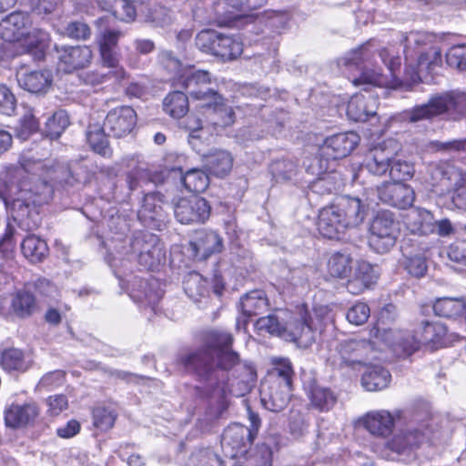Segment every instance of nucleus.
<instances>
[{"label":"nucleus","mask_w":466,"mask_h":466,"mask_svg":"<svg viewBox=\"0 0 466 466\" xmlns=\"http://www.w3.org/2000/svg\"><path fill=\"white\" fill-rule=\"evenodd\" d=\"M308 397L312 408L319 411L330 410L338 400V395L332 389L319 384L310 386Z\"/></svg>","instance_id":"35"},{"label":"nucleus","mask_w":466,"mask_h":466,"mask_svg":"<svg viewBox=\"0 0 466 466\" xmlns=\"http://www.w3.org/2000/svg\"><path fill=\"white\" fill-rule=\"evenodd\" d=\"M36 308L35 299L28 291H18L12 299V309L17 316H30L35 312Z\"/></svg>","instance_id":"51"},{"label":"nucleus","mask_w":466,"mask_h":466,"mask_svg":"<svg viewBox=\"0 0 466 466\" xmlns=\"http://www.w3.org/2000/svg\"><path fill=\"white\" fill-rule=\"evenodd\" d=\"M432 148L436 151L447 154L466 153V139H453L449 141H434L431 143Z\"/></svg>","instance_id":"63"},{"label":"nucleus","mask_w":466,"mask_h":466,"mask_svg":"<svg viewBox=\"0 0 466 466\" xmlns=\"http://www.w3.org/2000/svg\"><path fill=\"white\" fill-rule=\"evenodd\" d=\"M243 52V44L239 36L218 35L214 55L223 60H233Z\"/></svg>","instance_id":"38"},{"label":"nucleus","mask_w":466,"mask_h":466,"mask_svg":"<svg viewBox=\"0 0 466 466\" xmlns=\"http://www.w3.org/2000/svg\"><path fill=\"white\" fill-rule=\"evenodd\" d=\"M58 69L72 73L87 66L93 58V52L87 46H56Z\"/></svg>","instance_id":"16"},{"label":"nucleus","mask_w":466,"mask_h":466,"mask_svg":"<svg viewBox=\"0 0 466 466\" xmlns=\"http://www.w3.org/2000/svg\"><path fill=\"white\" fill-rule=\"evenodd\" d=\"M446 63L460 72L466 71V44L454 45L445 54Z\"/></svg>","instance_id":"57"},{"label":"nucleus","mask_w":466,"mask_h":466,"mask_svg":"<svg viewBox=\"0 0 466 466\" xmlns=\"http://www.w3.org/2000/svg\"><path fill=\"white\" fill-rule=\"evenodd\" d=\"M365 429L372 435L388 438L395 425V415L385 410H374L366 414L363 420Z\"/></svg>","instance_id":"28"},{"label":"nucleus","mask_w":466,"mask_h":466,"mask_svg":"<svg viewBox=\"0 0 466 466\" xmlns=\"http://www.w3.org/2000/svg\"><path fill=\"white\" fill-rule=\"evenodd\" d=\"M377 191L382 202L400 209L411 207L415 199L412 187L400 182L383 183Z\"/></svg>","instance_id":"18"},{"label":"nucleus","mask_w":466,"mask_h":466,"mask_svg":"<svg viewBox=\"0 0 466 466\" xmlns=\"http://www.w3.org/2000/svg\"><path fill=\"white\" fill-rule=\"evenodd\" d=\"M400 43L403 46L405 60L410 64L415 56H419L431 46L441 43V39L434 34L426 31H410L401 35Z\"/></svg>","instance_id":"20"},{"label":"nucleus","mask_w":466,"mask_h":466,"mask_svg":"<svg viewBox=\"0 0 466 466\" xmlns=\"http://www.w3.org/2000/svg\"><path fill=\"white\" fill-rule=\"evenodd\" d=\"M378 109L377 98L370 93L356 94L348 103L347 115L355 122H365L375 116Z\"/></svg>","instance_id":"25"},{"label":"nucleus","mask_w":466,"mask_h":466,"mask_svg":"<svg viewBox=\"0 0 466 466\" xmlns=\"http://www.w3.org/2000/svg\"><path fill=\"white\" fill-rule=\"evenodd\" d=\"M397 225L393 213L378 211L370 226L369 246L377 253L389 252L396 244Z\"/></svg>","instance_id":"7"},{"label":"nucleus","mask_w":466,"mask_h":466,"mask_svg":"<svg viewBox=\"0 0 466 466\" xmlns=\"http://www.w3.org/2000/svg\"><path fill=\"white\" fill-rule=\"evenodd\" d=\"M333 205L322 208L319 215L318 229L327 238H339L347 229L344 221Z\"/></svg>","instance_id":"29"},{"label":"nucleus","mask_w":466,"mask_h":466,"mask_svg":"<svg viewBox=\"0 0 466 466\" xmlns=\"http://www.w3.org/2000/svg\"><path fill=\"white\" fill-rule=\"evenodd\" d=\"M218 35L214 30H202L196 37V46L199 50L214 55Z\"/></svg>","instance_id":"61"},{"label":"nucleus","mask_w":466,"mask_h":466,"mask_svg":"<svg viewBox=\"0 0 466 466\" xmlns=\"http://www.w3.org/2000/svg\"><path fill=\"white\" fill-rule=\"evenodd\" d=\"M368 347L364 340H345L338 348V356H334L332 363L335 367L342 369L362 362L363 353Z\"/></svg>","instance_id":"27"},{"label":"nucleus","mask_w":466,"mask_h":466,"mask_svg":"<svg viewBox=\"0 0 466 466\" xmlns=\"http://www.w3.org/2000/svg\"><path fill=\"white\" fill-rule=\"evenodd\" d=\"M271 456L272 452L268 446H258L248 454L231 457L234 460L232 466H271Z\"/></svg>","instance_id":"39"},{"label":"nucleus","mask_w":466,"mask_h":466,"mask_svg":"<svg viewBox=\"0 0 466 466\" xmlns=\"http://www.w3.org/2000/svg\"><path fill=\"white\" fill-rule=\"evenodd\" d=\"M39 415L35 402L13 403L5 410V422L10 428H22L34 421Z\"/></svg>","instance_id":"24"},{"label":"nucleus","mask_w":466,"mask_h":466,"mask_svg":"<svg viewBox=\"0 0 466 466\" xmlns=\"http://www.w3.org/2000/svg\"><path fill=\"white\" fill-rule=\"evenodd\" d=\"M31 354L18 348L5 349L0 355V366L7 372H25L33 365Z\"/></svg>","instance_id":"32"},{"label":"nucleus","mask_w":466,"mask_h":466,"mask_svg":"<svg viewBox=\"0 0 466 466\" xmlns=\"http://www.w3.org/2000/svg\"><path fill=\"white\" fill-rule=\"evenodd\" d=\"M339 65H343L346 67L354 66L360 72V76L352 81L355 86L361 84L382 86L386 83L383 70L377 66L368 45L360 46L347 53L345 56L339 60Z\"/></svg>","instance_id":"5"},{"label":"nucleus","mask_w":466,"mask_h":466,"mask_svg":"<svg viewBox=\"0 0 466 466\" xmlns=\"http://www.w3.org/2000/svg\"><path fill=\"white\" fill-rule=\"evenodd\" d=\"M104 127H89L86 133V140L94 152L105 157H109L112 155V149L109 147Z\"/></svg>","instance_id":"45"},{"label":"nucleus","mask_w":466,"mask_h":466,"mask_svg":"<svg viewBox=\"0 0 466 466\" xmlns=\"http://www.w3.org/2000/svg\"><path fill=\"white\" fill-rule=\"evenodd\" d=\"M418 340L413 339L409 346V350H418L424 344L431 349L446 347L451 344L458 336L454 333H449L447 327L439 321L423 320L416 329Z\"/></svg>","instance_id":"8"},{"label":"nucleus","mask_w":466,"mask_h":466,"mask_svg":"<svg viewBox=\"0 0 466 466\" xmlns=\"http://www.w3.org/2000/svg\"><path fill=\"white\" fill-rule=\"evenodd\" d=\"M137 125V113L128 106H117L111 109L105 120L104 129L109 135L120 138L130 134Z\"/></svg>","instance_id":"15"},{"label":"nucleus","mask_w":466,"mask_h":466,"mask_svg":"<svg viewBox=\"0 0 466 466\" xmlns=\"http://www.w3.org/2000/svg\"><path fill=\"white\" fill-rule=\"evenodd\" d=\"M163 108L174 118L183 117L188 111L187 96L180 91L169 93L163 101Z\"/></svg>","instance_id":"44"},{"label":"nucleus","mask_w":466,"mask_h":466,"mask_svg":"<svg viewBox=\"0 0 466 466\" xmlns=\"http://www.w3.org/2000/svg\"><path fill=\"white\" fill-rule=\"evenodd\" d=\"M351 262V258L349 255L335 253L329 259V272L336 278H349L352 270Z\"/></svg>","instance_id":"52"},{"label":"nucleus","mask_w":466,"mask_h":466,"mask_svg":"<svg viewBox=\"0 0 466 466\" xmlns=\"http://www.w3.org/2000/svg\"><path fill=\"white\" fill-rule=\"evenodd\" d=\"M196 259L205 260L214 253L222 250V238L214 231L198 232L196 238L189 243Z\"/></svg>","instance_id":"26"},{"label":"nucleus","mask_w":466,"mask_h":466,"mask_svg":"<svg viewBox=\"0 0 466 466\" xmlns=\"http://www.w3.org/2000/svg\"><path fill=\"white\" fill-rule=\"evenodd\" d=\"M390 372L380 366L370 367L361 378L362 386L369 391L381 390L388 387Z\"/></svg>","instance_id":"40"},{"label":"nucleus","mask_w":466,"mask_h":466,"mask_svg":"<svg viewBox=\"0 0 466 466\" xmlns=\"http://www.w3.org/2000/svg\"><path fill=\"white\" fill-rule=\"evenodd\" d=\"M69 125V118L63 110L55 112L47 118L45 127V134L51 139L58 138Z\"/></svg>","instance_id":"54"},{"label":"nucleus","mask_w":466,"mask_h":466,"mask_svg":"<svg viewBox=\"0 0 466 466\" xmlns=\"http://www.w3.org/2000/svg\"><path fill=\"white\" fill-rule=\"evenodd\" d=\"M327 161L315 157L311 163L307 167V170L313 176L318 177L311 182L309 188L310 191L317 195H327L338 191L343 185L340 175L337 172H328Z\"/></svg>","instance_id":"13"},{"label":"nucleus","mask_w":466,"mask_h":466,"mask_svg":"<svg viewBox=\"0 0 466 466\" xmlns=\"http://www.w3.org/2000/svg\"><path fill=\"white\" fill-rule=\"evenodd\" d=\"M370 315L369 306L363 302L354 304L347 312V319L354 325L364 324Z\"/></svg>","instance_id":"64"},{"label":"nucleus","mask_w":466,"mask_h":466,"mask_svg":"<svg viewBox=\"0 0 466 466\" xmlns=\"http://www.w3.org/2000/svg\"><path fill=\"white\" fill-rule=\"evenodd\" d=\"M46 172L41 161L22 159L20 167H9L0 175V199L25 230H35L40 226L38 208L52 198V186L35 177Z\"/></svg>","instance_id":"1"},{"label":"nucleus","mask_w":466,"mask_h":466,"mask_svg":"<svg viewBox=\"0 0 466 466\" xmlns=\"http://www.w3.org/2000/svg\"><path fill=\"white\" fill-rule=\"evenodd\" d=\"M291 387L278 380H264L259 390L263 406L273 412L283 410L289 401Z\"/></svg>","instance_id":"17"},{"label":"nucleus","mask_w":466,"mask_h":466,"mask_svg":"<svg viewBox=\"0 0 466 466\" xmlns=\"http://www.w3.org/2000/svg\"><path fill=\"white\" fill-rule=\"evenodd\" d=\"M181 182L187 190L200 193L208 187L209 178L204 171L192 168L181 175Z\"/></svg>","instance_id":"48"},{"label":"nucleus","mask_w":466,"mask_h":466,"mask_svg":"<svg viewBox=\"0 0 466 466\" xmlns=\"http://www.w3.org/2000/svg\"><path fill=\"white\" fill-rule=\"evenodd\" d=\"M210 213L208 202L198 196L180 198L174 204L175 218L181 224H203L209 218Z\"/></svg>","instance_id":"10"},{"label":"nucleus","mask_w":466,"mask_h":466,"mask_svg":"<svg viewBox=\"0 0 466 466\" xmlns=\"http://www.w3.org/2000/svg\"><path fill=\"white\" fill-rule=\"evenodd\" d=\"M378 56L390 71V76L396 77V72L400 68L401 65L400 56L396 47L392 45L383 47L379 51Z\"/></svg>","instance_id":"58"},{"label":"nucleus","mask_w":466,"mask_h":466,"mask_svg":"<svg viewBox=\"0 0 466 466\" xmlns=\"http://www.w3.org/2000/svg\"><path fill=\"white\" fill-rule=\"evenodd\" d=\"M206 167L217 177H224L229 173L233 166V157L225 150L215 151L206 157Z\"/></svg>","instance_id":"43"},{"label":"nucleus","mask_w":466,"mask_h":466,"mask_svg":"<svg viewBox=\"0 0 466 466\" xmlns=\"http://www.w3.org/2000/svg\"><path fill=\"white\" fill-rule=\"evenodd\" d=\"M16 80L19 86L33 94H45L50 88L52 76L46 70L26 72L24 69L17 71Z\"/></svg>","instance_id":"30"},{"label":"nucleus","mask_w":466,"mask_h":466,"mask_svg":"<svg viewBox=\"0 0 466 466\" xmlns=\"http://www.w3.org/2000/svg\"><path fill=\"white\" fill-rule=\"evenodd\" d=\"M428 415H424L420 420L418 415H414L408 423L405 430H401L390 441L391 450L401 452L407 448L416 447L420 444L427 434L428 423L426 420Z\"/></svg>","instance_id":"14"},{"label":"nucleus","mask_w":466,"mask_h":466,"mask_svg":"<svg viewBox=\"0 0 466 466\" xmlns=\"http://www.w3.org/2000/svg\"><path fill=\"white\" fill-rule=\"evenodd\" d=\"M370 339L374 344H383L390 348L397 355L409 356L416 350L410 351L409 346L413 339L418 340L416 329L413 333L408 331H399L380 327V324L374 326L370 331Z\"/></svg>","instance_id":"12"},{"label":"nucleus","mask_w":466,"mask_h":466,"mask_svg":"<svg viewBox=\"0 0 466 466\" xmlns=\"http://www.w3.org/2000/svg\"><path fill=\"white\" fill-rule=\"evenodd\" d=\"M21 250L28 260L37 263L47 256L49 249L45 240L35 235H29L21 243Z\"/></svg>","instance_id":"41"},{"label":"nucleus","mask_w":466,"mask_h":466,"mask_svg":"<svg viewBox=\"0 0 466 466\" xmlns=\"http://www.w3.org/2000/svg\"><path fill=\"white\" fill-rule=\"evenodd\" d=\"M359 136L354 132L339 133L328 137L320 148L327 158L338 159L347 157L358 145Z\"/></svg>","instance_id":"21"},{"label":"nucleus","mask_w":466,"mask_h":466,"mask_svg":"<svg viewBox=\"0 0 466 466\" xmlns=\"http://www.w3.org/2000/svg\"><path fill=\"white\" fill-rule=\"evenodd\" d=\"M378 274L371 264L367 261H358L352 267L348 278L346 288L353 295H359L376 282Z\"/></svg>","instance_id":"23"},{"label":"nucleus","mask_w":466,"mask_h":466,"mask_svg":"<svg viewBox=\"0 0 466 466\" xmlns=\"http://www.w3.org/2000/svg\"><path fill=\"white\" fill-rule=\"evenodd\" d=\"M413 216L412 230L420 235H429L435 232V221L430 211L417 208L413 211Z\"/></svg>","instance_id":"55"},{"label":"nucleus","mask_w":466,"mask_h":466,"mask_svg":"<svg viewBox=\"0 0 466 466\" xmlns=\"http://www.w3.org/2000/svg\"><path fill=\"white\" fill-rule=\"evenodd\" d=\"M19 43V54H29L34 59L40 60L45 56V51L48 47L49 35L41 29H33L26 32L24 36L17 41Z\"/></svg>","instance_id":"31"},{"label":"nucleus","mask_w":466,"mask_h":466,"mask_svg":"<svg viewBox=\"0 0 466 466\" xmlns=\"http://www.w3.org/2000/svg\"><path fill=\"white\" fill-rule=\"evenodd\" d=\"M233 338L229 333L211 331L205 336L204 345L199 350L182 359L183 365L208 382L210 395L224 400L230 392L224 381V371L238 362V355L230 350Z\"/></svg>","instance_id":"2"},{"label":"nucleus","mask_w":466,"mask_h":466,"mask_svg":"<svg viewBox=\"0 0 466 466\" xmlns=\"http://www.w3.org/2000/svg\"><path fill=\"white\" fill-rule=\"evenodd\" d=\"M100 59L103 66L110 69L108 73L116 81H122L127 76L125 69L119 66L120 55L117 50L99 49Z\"/></svg>","instance_id":"50"},{"label":"nucleus","mask_w":466,"mask_h":466,"mask_svg":"<svg viewBox=\"0 0 466 466\" xmlns=\"http://www.w3.org/2000/svg\"><path fill=\"white\" fill-rule=\"evenodd\" d=\"M210 74L205 70L189 72L183 80V85L190 96L201 103L202 107H210L211 104L220 101V95L212 87Z\"/></svg>","instance_id":"9"},{"label":"nucleus","mask_w":466,"mask_h":466,"mask_svg":"<svg viewBox=\"0 0 466 466\" xmlns=\"http://www.w3.org/2000/svg\"><path fill=\"white\" fill-rule=\"evenodd\" d=\"M315 327L307 311H300L299 316L289 320L284 328L283 339L309 346L314 340Z\"/></svg>","instance_id":"19"},{"label":"nucleus","mask_w":466,"mask_h":466,"mask_svg":"<svg viewBox=\"0 0 466 466\" xmlns=\"http://www.w3.org/2000/svg\"><path fill=\"white\" fill-rule=\"evenodd\" d=\"M39 128V122L31 108L27 109L15 127V136L21 140H27Z\"/></svg>","instance_id":"56"},{"label":"nucleus","mask_w":466,"mask_h":466,"mask_svg":"<svg viewBox=\"0 0 466 466\" xmlns=\"http://www.w3.org/2000/svg\"><path fill=\"white\" fill-rule=\"evenodd\" d=\"M65 372L57 370L46 373L38 381L35 389L36 390H53L65 382Z\"/></svg>","instance_id":"60"},{"label":"nucleus","mask_w":466,"mask_h":466,"mask_svg":"<svg viewBox=\"0 0 466 466\" xmlns=\"http://www.w3.org/2000/svg\"><path fill=\"white\" fill-rule=\"evenodd\" d=\"M207 108L212 109L213 116H211V123L215 127H228L232 125L235 121L234 110L231 106L224 104L221 96L219 103L211 104V106Z\"/></svg>","instance_id":"53"},{"label":"nucleus","mask_w":466,"mask_h":466,"mask_svg":"<svg viewBox=\"0 0 466 466\" xmlns=\"http://www.w3.org/2000/svg\"><path fill=\"white\" fill-rule=\"evenodd\" d=\"M272 371L266 380H278L279 383L292 386V377L294 374L291 362L287 358H273Z\"/></svg>","instance_id":"49"},{"label":"nucleus","mask_w":466,"mask_h":466,"mask_svg":"<svg viewBox=\"0 0 466 466\" xmlns=\"http://www.w3.org/2000/svg\"><path fill=\"white\" fill-rule=\"evenodd\" d=\"M130 246L139 264L148 270H153L165 259L163 246L154 234L137 235Z\"/></svg>","instance_id":"11"},{"label":"nucleus","mask_w":466,"mask_h":466,"mask_svg":"<svg viewBox=\"0 0 466 466\" xmlns=\"http://www.w3.org/2000/svg\"><path fill=\"white\" fill-rule=\"evenodd\" d=\"M186 294L194 301L208 294L207 280L198 272H190L183 282Z\"/></svg>","instance_id":"46"},{"label":"nucleus","mask_w":466,"mask_h":466,"mask_svg":"<svg viewBox=\"0 0 466 466\" xmlns=\"http://www.w3.org/2000/svg\"><path fill=\"white\" fill-rule=\"evenodd\" d=\"M27 16L20 12H14L0 23V31L4 39L18 41L27 32L25 25Z\"/></svg>","instance_id":"34"},{"label":"nucleus","mask_w":466,"mask_h":466,"mask_svg":"<svg viewBox=\"0 0 466 466\" xmlns=\"http://www.w3.org/2000/svg\"><path fill=\"white\" fill-rule=\"evenodd\" d=\"M392 156L393 153L391 151L382 147H376L366 156L365 167L369 172L376 176H382L390 169V166Z\"/></svg>","instance_id":"37"},{"label":"nucleus","mask_w":466,"mask_h":466,"mask_svg":"<svg viewBox=\"0 0 466 466\" xmlns=\"http://www.w3.org/2000/svg\"><path fill=\"white\" fill-rule=\"evenodd\" d=\"M268 306L269 303L266 293L259 289L246 293L239 301L240 310L246 318L265 312Z\"/></svg>","instance_id":"36"},{"label":"nucleus","mask_w":466,"mask_h":466,"mask_svg":"<svg viewBox=\"0 0 466 466\" xmlns=\"http://www.w3.org/2000/svg\"><path fill=\"white\" fill-rule=\"evenodd\" d=\"M256 328L259 331H265L283 339L285 326H282L278 318L273 315L259 318L256 322Z\"/></svg>","instance_id":"62"},{"label":"nucleus","mask_w":466,"mask_h":466,"mask_svg":"<svg viewBox=\"0 0 466 466\" xmlns=\"http://www.w3.org/2000/svg\"><path fill=\"white\" fill-rule=\"evenodd\" d=\"M440 44L441 43L431 46L428 49L415 56L414 61H416L417 71L410 76L412 82L420 80V73L431 74L436 68L441 66L442 55Z\"/></svg>","instance_id":"33"},{"label":"nucleus","mask_w":466,"mask_h":466,"mask_svg":"<svg viewBox=\"0 0 466 466\" xmlns=\"http://www.w3.org/2000/svg\"><path fill=\"white\" fill-rule=\"evenodd\" d=\"M184 466H223V462L210 449L199 448L190 453Z\"/></svg>","instance_id":"47"},{"label":"nucleus","mask_w":466,"mask_h":466,"mask_svg":"<svg viewBox=\"0 0 466 466\" xmlns=\"http://www.w3.org/2000/svg\"><path fill=\"white\" fill-rule=\"evenodd\" d=\"M434 313L443 318H456L464 314L466 303L459 298H440L432 306Z\"/></svg>","instance_id":"42"},{"label":"nucleus","mask_w":466,"mask_h":466,"mask_svg":"<svg viewBox=\"0 0 466 466\" xmlns=\"http://www.w3.org/2000/svg\"><path fill=\"white\" fill-rule=\"evenodd\" d=\"M334 206L347 228L360 225L367 215V207L359 198L343 196L337 199Z\"/></svg>","instance_id":"22"},{"label":"nucleus","mask_w":466,"mask_h":466,"mask_svg":"<svg viewBox=\"0 0 466 466\" xmlns=\"http://www.w3.org/2000/svg\"><path fill=\"white\" fill-rule=\"evenodd\" d=\"M116 413L105 407H97L93 410L94 426L101 431L110 430L116 421Z\"/></svg>","instance_id":"59"},{"label":"nucleus","mask_w":466,"mask_h":466,"mask_svg":"<svg viewBox=\"0 0 466 466\" xmlns=\"http://www.w3.org/2000/svg\"><path fill=\"white\" fill-rule=\"evenodd\" d=\"M432 186L453 190L451 201L455 208L466 210V175L449 162L432 163L428 167Z\"/></svg>","instance_id":"4"},{"label":"nucleus","mask_w":466,"mask_h":466,"mask_svg":"<svg viewBox=\"0 0 466 466\" xmlns=\"http://www.w3.org/2000/svg\"><path fill=\"white\" fill-rule=\"evenodd\" d=\"M250 428L239 423L229 425L223 432L221 445L227 456L237 457L241 454H248V448L255 439L259 426L260 420L258 414L248 410Z\"/></svg>","instance_id":"6"},{"label":"nucleus","mask_w":466,"mask_h":466,"mask_svg":"<svg viewBox=\"0 0 466 466\" xmlns=\"http://www.w3.org/2000/svg\"><path fill=\"white\" fill-rule=\"evenodd\" d=\"M437 116L455 121L466 117V92L457 89L435 94L427 103L407 113V118L413 123Z\"/></svg>","instance_id":"3"}]
</instances>
